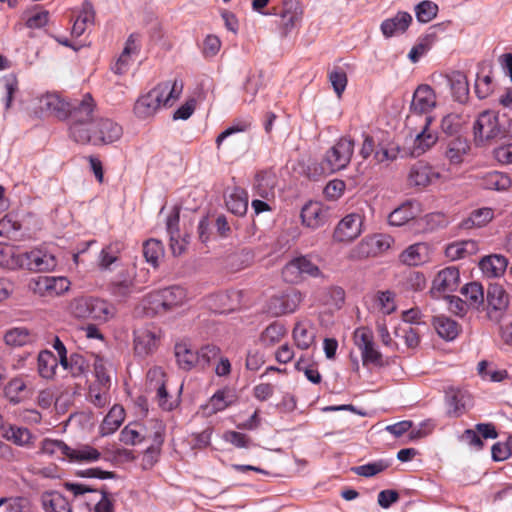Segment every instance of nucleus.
Returning a JSON list of instances; mask_svg holds the SVG:
<instances>
[{"label": "nucleus", "mask_w": 512, "mask_h": 512, "mask_svg": "<svg viewBox=\"0 0 512 512\" xmlns=\"http://www.w3.org/2000/svg\"><path fill=\"white\" fill-rule=\"evenodd\" d=\"M460 274L454 266L446 267L438 272L432 282L431 293H445L455 291L459 285Z\"/></svg>", "instance_id": "dca6fc26"}, {"label": "nucleus", "mask_w": 512, "mask_h": 512, "mask_svg": "<svg viewBox=\"0 0 512 512\" xmlns=\"http://www.w3.org/2000/svg\"><path fill=\"white\" fill-rule=\"evenodd\" d=\"M487 315L493 321H499L509 305V295L500 284H490L486 294Z\"/></svg>", "instance_id": "9b49d317"}, {"label": "nucleus", "mask_w": 512, "mask_h": 512, "mask_svg": "<svg viewBox=\"0 0 512 512\" xmlns=\"http://www.w3.org/2000/svg\"><path fill=\"white\" fill-rule=\"evenodd\" d=\"M286 335V328L283 324L273 322L265 328L260 335V343L265 347H272L278 344Z\"/></svg>", "instance_id": "ea45409f"}, {"label": "nucleus", "mask_w": 512, "mask_h": 512, "mask_svg": "<svg viewBox=\"0 0 512 512\" xmlns=\"http://www.w3.org/2000/svg\"><path fill=\"white\" fill-rule=\"evenodd\" d=\"M96 103L91 94L81 99L65 100L57 93H46L38 99V109L42 114L66 120L71 124L87 125L94 120Z\"/></svg>", "instance_id": "f257e3e1"}, {"label": "nucleus", "mask_w": 512, "mask_h": 512, "mask_svg": "<svg viewBox=\"0 0 512 512\" xmlns=\"http://www.w3.org/2000/svg\"><path fill=\"white\" fill-rule=\"evenodd\" d=\"M101 457L100 452L89 445H82L77 448H71L67 454V459L71 462H94Z\"/></svg>", "instance_id": "79ce46f5"}, {"label": "nucleus", "mask_w": 512, "mask_h": 512, "mask_svg": "<svg viewBox=\"0 0 512 512\" xmlns=\"http://www.w3.org/2000/svg\"><path fill=\"white\" fill-rule=\"evenodd\" d=\"M438 13V5L430 0H424L416 5V18L421 23L432 21Z\"/></svg>", "instance_id": "4d7b16f0"}, {"label": "nucleus", "mask_w": 512, "mask_h": 512, "mask_svg": "<svg viewBox=\"0 0 512 512\" xmlns=\"http://www.w3.org/2000/svg\"><path fill=\"white\" fill-rule=\"evenodd\" d=\"M438 138L436 130H421L415 136H411V154L415 157L424 154L437 142Z\"/></svg>", "instance_id": "cd10ccee"}, {"label": "nucleus", "mask_w": 512, "mask_h": 512, "mask_svg": "<svg viewBox=\"0 0 512 512\" xmlns=\"http://www.w3.org/2000/svg\"><path fill=\"white\" fill-rule=\"evenodd\" d=\"M400 148L393 144H378L373 156L375 164L387 168L398 159Z\"/></svg>", "instance_id": "c9c22d12"}, {"label": "nucleus", "mask_w": 512, "mask_h": 512, "mask_svg": "<svg viewBox=\"0 0 512 512\" xmlns=\"http://www.w3.org/2000/svg\"><path fill=\"white\" fill-rule=\"evenodd\" d=\"M175 357L181 369L189 371L197 368V351L188 348L186 344L175 345Z\"/></svg>", "instance_id": "58836bf2"}, {"label": "nucleus", "mask_w": 512, "mask_h": 512, "mask_svg": "<svg viewBox=\"0 0 512 512\" xmlns=\"http://www.w3.org/2000/svg\"><path fill=\"white\" fill-rule=\"evenodd\" d=\"M20 262V268L35 272L50 271L57 265L56 258L53 255L41 250H32L30 252L21 253Z\"/></svg>", "instance_id": "2eb2a0df"}, {"label": "nucleus", "mask_w": 512, "mask_h": 512, "mask_svg": "<svg viewBox=\"0 0 512 512\" xmlns=\"http://www.w3.org/2000/svg\"><path fill=\"white\" fill-rule=\"evenodd\" d=\"M142 424L134 422L126 425L120 432V441L125 445L135 446L145 440Z\"/></svg>", "instance_id": "37998d69"}, {"label": "nucleus", "mask_w": 512, "mask_h": 512, "mask_svg": "<svg viewBox=\"0 0 512 512\" xmlns=\"http://www.w3.org/2000/svg\"><path fill=\"white\" fill-rule=\"evenodd\" d=\"M144 309L147 314L151 315L164 314L167 312L160 290L153 291L145 297Z\"/></svg>", "instance_id": "5fc2aeb1"}, {"label": "nucleus", "mask_w": 512, "mask_h": 512, "mask_svg": "<svg viewBox=\"0 0 512 512\" xmlns=\"http://www.w3.org/2000/svg\"><path fill=\"white\" fill-rule=\"evenodd\" d=\"M68 311L77 319H89L98 323L108 322L115 315V308L112 304L89 295L73 298L68 304Z\"/></svg>", "instance_id": "20e7f679"}, {"label": "nucleus", "mask_w": 512, "mask_h": 512, "mask_svg": "<svg viewBox=\"0 0 512 512\" xmlns=\"http://www.w3.org/2000/svg\"><path fill=\"white\" fill-rule=\"evenodd\" d=\"M21 253L11 245L0 243V267L6 269H17L21 266Z\"/></svg>", "instance_id": "c03bdc74"}, {"label": "nucleus", "mask_w": 512, "mask_h": 512, "mask_svg": "<svg viewBox=\"0 0 512 512\" xmlns=\"http://www.w3.org/2000/svg\"><path fill=\"white\" fill-rule=\"evenodd\" d=\"M276 184L277 178L272 171H260L255 175L253 192L255 195L265 200H269L274 198Z\"/></svg>", "instance_id": "aec40b11"}, {"label": "nucleus", "mask_w": 512, "mask_h": 512, "mask_svg": "<svg viewBox=\"0 0 512 512\" xmlns=\"http://www.w3.org/2000/svg\"><path fill=\"white\" fill-rule=\"evenodd\" d=\"M109 390L110 388L92 383L89 387L88 399L96 407L102 408L110 401Z\"/></svg>", "instance_id": "052dcab7"}, {"label": "nucleus", "mask_w": 512, "mask_h": 512, "mask_svg": "<svg viewBox=\"0 0 512 512\" xmlns=\"http://www.w3.org/2000/svg\"><path fill=\"white\" fill-rule=\"evenodd\" d=\"M389 466V461L381 459L375 462L353 467L351 468V471L359 476L372 477L386 470Z\"/></svg>", "instance_id": "bf43d9fd"}, {"label": "nucleus", "mask_w": 512, "mask_h": 512, "mask_svg": "<svg viewBox=\"0 0 512 512\" xmlns=\"http://www.w3.org/2000/svg\"><path fill=\"white\" fill-rule=\"evenodd\" d=\"M354 343L361 352L363 365L372 364L377 367L384 365L381 352L376 349L373 332L367 327H359L354 331Z\"/></svg>", "instance_id": "423d86ee"}, {"label": "nucleus", "mask_w": 512, "mask_h": 512, "mask_svg": "<svg viewBox=\"0 0 512 512\" xmlns=\"http://www.w3.org/2000/svg\"><path fill=\"white\" fill-rule=\"evenodd\" d=\"M419 212V204L416 201L409 200L401 204L389 214L388 222L392 226H402L416 218Z\"/></svg>", "instance_id": "4be33fe9"}, {"label": "nucleus", "mask_w": 512, "mask_h": 512, "mask_svg": "<svg viewBox=\"0 0 512 512\" xmlns=\"http://www.w3.org/2000/svg\"><path fill=\"white\" fill-rule=\"evenodd\" d=\"M281 21L279 24L280 33L282 36H287L301 21L302 10L298 6L295 7L294 11L285 9L281 12Z\"/></svg>", "instance_id": "49530a36"}, {"label": "nucleus", "mask_w": 512, "mask_h": 512, "mask_svg": "<svg viewBox=\"0 0 512 512\" xmlns=\"http://www.w3.org/2000/svg\"><path fill=\"white\" fill-rule=\"evenodd\" d=\"M183 91V82L175 79L159 83L145 95L138 98L134 105V113L138 118L146 119L153 116L163 105H171Z\"/></svg>", "instance_id": "7ed1b4c3"}, {"label": "nucleus", "mask_w": 512, "mask_h": 512, "mask_svg": "<svg viewBox=\"0 0 512 512\" xmlns=\"http://www.w3.org/2000/svg\"><path fill=\"white\" fill-rule=\"evenodd\" d=\"M477 146H488L506 138L510 130H473Z\"/></svg>", "instance_id": "8fccbe9b"}, {"label": "nucleus", "mask_w": 512, "mask_h": 512, "mask_svg": "<svg viewBox=\"0 0 512 512\" xmlns=\"http://www.w3.org/2000/svg\"><path fill=\"white\" fill-rule=\"evenodd\" d=\"M363 217L358 213L346 215L337 224L333 238L337 242H350L362 233Z\"/></svg>", "instance_id": "4468645a"}, {"label": "nucleus", "mask_w": 512, "mask_h": 512, "mask_svg": "<svg viewBox=\"0 0 512 512\" xmlns=\"http://www.w3.org/2000/svg\"><path fill=\"white\" fill-rule=\"evenodd\" d=\"M485 181L489 189L498 191L507 190L511 186L510 177L507 174L498 171L488 173Z\"/></svg>", "instance_id": "69168bd1"}, {"label": "nucleus", "mask_w": 512, "mask_h": 512, "mask_svg": "<svg viewBox=\"0 0 512 512\" xmlns=\"http://www.w3.org/2000/svg\"><path fill=\"white\" fill-rule=\"evenodd\" d=\"M124 248L125 244L120 240L112 241L108 245L104 246L99 253V267L102 270L109 269L110 266L118 260Z\"/></svg>", "instance_id": "2f4dec72"}, {"label": "nucleus", "mask_w": 512, "mask_h": 512, "mask_svg": "<svg viewBox=\"0 0 512 512\" xmlns=\"http://www.w3.org/2000/svg\"><path fill=\"white\" fill-rule=\"evenodd\" d=\"M451 90L456 100L462 102L467 98L469 87L465 75L457 73L451 79Z\"/></svg>", "instance_id": "338daca9"}, {"label": "nucleus", "mask_w": 512, "mask_h": 512, "mask_svg": "<svg viewBox=\"0 0 512 512\" xmlns=\"http://www.w3.org/2000/svg\"><path fill=\"white\" fill-rule=\"evenodd\" d=\"M494 217V211L491 208H479L470 213V216L465 220L464 225L466 228L483 227L489 223Z\"/></svg>", "instance_id": "603ef678"}, {"label": "nucleus", "mask_w": 512, "mask_h": 512, "mask_svg": "<svg viewBox=\"0 0 512 512\" xmlns=\"http://www.w3.org/2000/svg\"><path fill=\"white\" fill-rule=\"evenodd\" d=\"M440 178V173L425 161L412 164L407 174V185L422 190Z\"/></svg>", "instance_id": "1a4fd4ad"}, {"label": "nucleus", "mask_w": 512, "mask_h": 512, "mask_svg": "<svg viewBox=\"0 0 512 512\" xmlns=\"http://www.w3.org/2000/svg\"><path fill=\"white\" fill-rule=\"evenodd\" d=\"M469 122V115L464 112H450L440 115V128H461Z\"/></svg>", "instance_id": "680f3d73"}, {"label": "nucleus", "mask_w": 512, "mask_h": 512, "mask_svg": "<svg viewBox=\"0 0 512 512\" xmlns=\"http://www.w3.org/2000/svg\"><path fill=\"white\" fill-rule=\"evenodd\" d=\"M302 223L312 229L323 226L327 220V210L319 202H309L301 210Z\"/></svg>", "instance_id": "412c9836"}, {"label": "nucleus", "mask_w": 512, "mask_h": 512, "mask_svg": "<svg viewBox=\"0 0 512 512\" xmlns=\"http://www.w3.org/2000/svg\"><path fill=\"white\" fill-rule=\"evenodd\" d=\"M41 504L45 512H72L69 500L57 491L43 493Z\"/></svg>", "instance_id": "a878e982"}, {"label": "nucleus", "mask_w": 512, "mask_h": 512, "mask_svg": "<svg viewBox=\"0 0 512 512\" xmlns=\"http://www.w3.org/2000/svg\"><path fill=\"white\" fill-rule=\"evenodd\" d=\"M445 401L448 415L451 417H459L465 413L466 406L470 401V396L465 390L449 387L445 392Z\"/></svg>", "instance_id": "f3484780"}, {"label": "nucleus", "mask_w": 512, "mask_h": 512, "mask_svg": "<svg viewBox=\"0 0 512 512\" xmlns=\"http://www.w3.org/2000/svg\"><path fill=\"white\" fill-rule=\"evenodd\" d=\"M95 12L90 2L85 1L82 9L73 23L71 34L74 37H80L84 34L88 27L94 24Z\"/></svg>", "instance_id": "c756f323"}, {"label": "nucleus", "mask_w": 512, "mask_h": 512, "mask_svg": "<svg viewBox=\"0 0 512 512\" xmlns=\"http://www.w3.org/2000/svg\"><path fill=\"white\" fill-rule=\"evenodd\" d=\"M461 293L465 296L469 306L475 309H479L484 306V290L480 283H467L462 287Z\"/></svg>", "instance_id": "a19ab883"}, {"label": "nucleus", "mask_w": 512, "mask_h": 512, "mask_svg": "<svg viewBox=\"0 0 512 512\" xmlns=\"http://www.w3.org/2000/svg\"><path fill=\"white\" fill-rule=\"evenodd\" d=\"M237 401L235 392L229 388H223L216 391L209 399L206 409L210 414H216L224 411Z\"/></svg>", "instance_id": "393cba45"}, {"label": "nucleus", "mask_w": 512, "mask_h": 512, "mask_svg": "<svg viewBox=\"0 0 512 512\" xmlns=\"http://www.w3.org/2000/svg\"><path fill=\"white\" fill-rule=\"evenodd\" d=\"M5 396L12 403H20L31 394V390L22 377L12 378L4 388Z\"/></svg>", "instance_id": "473e14b6"}, {"label": "nucleus", "mask_w": 512, "mask_h": 512, "mask_svg": "<svg viewBox=\"0 0 512 512\" xmlns=\"http://www.w3.org/2000/svg\"><path fill=\"white\" fill-rule=\"evenodd\" d=\"M167 312L183 304L186 298L185 290L180 286H171L160 290Z\"/></svg>", "instance_id": "a18cd8bd"}, {"label": "nucleus", "mask_w": 512, "mask_h": 512, "mask_svg": "<svg viewBox=\"0 0 512 512\" xmlns=\"http://www.w3.org/2000/svg\"><path fill=\"white\" fill-rule=\"evenodd\" d=\"M374 302L384 315H390L396 310L395 294L389 290L378 291L374 296Z\"/></svg>", "instance_id": "864d4df0"}, {"label": "nucleus", "mask_w": 512, "mask_h": 512, "mask_svg": "<svg viewBox=\"0 0 512 512\" xmlns=\"http://www.w3.org/2000/svg\"><path fill=\"white\" fill-rule=\"evenodd\" d=\"M302 300V294L298 290L290 288L280 295L273 296L269 300L268 308L275 316L290 314L298 309Z\"/></svg>", "instance_id": "f8f14e48"}, {"label": "nucleus", "mask_w": 512, "mask_h": 512, "mask_svg": "<svg viewBox=\"0 0 512 512\" xmlns=\"http://www.w3.org/2000/svg\"><path fill=\"white\" fill-rule=\"evenodd\" d=\"M470 151L467 138L462 136L452 137L447 143L446 157L451 164L459 165Z\"/></svg>", "instance_id": "b1692460"}, {"label": "nucleus", "mask_w": 512, "mask_h": 512, "mask_svg": "<svg viewBox=\"0 0 512 512\" xmlns=\"http://www.w3.org/2000/svg\"><path fill=\"white\" fill-rule=\"evenodd\" d=\"M70 136L80 144L107 145L119 140L122 130H71Z\"/></svg>", "instance_id": "ddd939ff"}, {"label": "nucleus", "mask_w": 512, "mask_h": 512, "mask_svg": "<svg viewBox=\"0 0 512 512\" xmlns=\"http://www.w3.org/2000/svg\"><path fill=\"white\" fill-rule=\"evenodd\" d=\"M474 248L475 243L473 241L455 242L447 246L445 253L448 258L457 260L471 254Z\"/></svg>", "instance_id": "13d9d810"}, {"label": "nucleus", "mask_w": 512, "mask_h": 512, "mask_svg": "<svg viewBox=\"0 0 512 512\" xmlns=\"http://www.w3.org/2000/svg\"><path fill=\"white\" fill-rule=\"evenodd\" d=\"M5 512H33L32 503L23 496L9 497Z\"/></svg>", "instance_id": "774afa93"}, {"label": "nucleus", "mask_w": 512, "mask_h": 512, "mask_svg": "<svg viewBox=\"0 0 512 512\" xmlns=\"http://www.w3.org/2000/svg\"><path fill=\"white\" fill-rule=\"evenodd\" d=\"M150 431L144 434L145 439L151 440V445L146 450V455L156 454L161 451V447L165 440V424L160 420L149 421Z\"/></svg>", "instance_id": "c85d7f7f"}, {"label": "nucleus", "mask_w": 512, "mask_h": 512, "mask_svg": "<svg viewBox=\"0 0 512 512\" xmlns=\"http://www.w3.org/2000/svg\"><path fill=\"white\" fill-rule=\"evenodd\" d=\"M61 366L69 371L73 377L86 375L89 370V362L79 353H72L69 357L67 356V364Z\"/></svg>", "instance_id": "09e8293b"}, {"label": "nucleus", "mask_w": 512, "mask_h": 512, "mask_svg": "<svg viewBox=\"0 0 512 512\" xmlns=\"http://www.w3.org/2000/svg\"><path fill=\"white\" fill-rule=\"evenodd\" d=\"M411 22L412 16L408 12H398L394 17L382 22L381 30L386 37H392L397 33L405 32Z\"/></svg>", "instance_id": "bb28decb"}, {"label": "nucleus", "mask_w": 512, "mask_h": 512, "mask_svg": "<svg viewBox=\"0 0 512 512\" xmlns=\"http://www.w3.org/2000/svg\"><path fill=\"white\" fill-rule=\"evenodd\" d=\"M292 337L299 349L307 350L315 343L316 328L310 320L297 321L292 331Z\"/></svg>", "instance_id": "a211bd4d"}, {"label": "nucleus", "mask_w": 512, "mask_h": 512, "mask_svg": "<svg viewBox=\"0 0 512 512\" xmlns=\"http://www.w3.org/2000/svg\"><path fill=\"white\" fill-rule=\"evenodd\" d=\"M164 255V248L161 241L156 239H149L143 244V256L145 260L156 268L159 264L160 258Z\"/></svg>", "instance_id": "de8ad7c7"}, {"label": "nucleus", "mask_w": 512, "mask_h": 512, "mask_svg": "<svg viewBox=\"0 0 512 512\" xmlns=\"http://www.w3.org/2000/svg\"><path fill=\"white\" fill-rule=\"evenodd\" d=\"M3 437L18 446H29L33 441V436L29 429L16 425L6 427Z\"/></svg>", "instance_id": "e433bc0d"}, {"label": "nucleus", "mask_w": 512, "mask_h": 512, "mask_svg": "<svg viewBox=\"0 0 512 512\" xmlns=\"http://www.w3.org/2000/svg\"><path fill=\"white\" fill-rule=\"evenodd\" d=\"M393 239L387 234H374L365 237L354 249L353 256L357 258H368L377 256L387 251Z\"/></svg>", "instance_id": "9d476101"}, {"label": "nucleus", "mask_w": 512, "mask_h": 512, "mask_svg": "<svg viewBox=\"0 0 512 512\" xmlns=\"http://www.w3.org/2000/svg\"><path fill=\"white\" fill-rule=\"evenodd\" d=\"M179 213L171 214L167 219V231L170 235V247L172 250V253L174 255H181L183 252V248L179 247V249L176 248V243H178V237H179Z\"/></svg>", "instance_id": "0e129e2a"}, {"label": "nucleus", "mask_w": 512, "mask_h": 512, "mask_svg": "<svg viewBox=\"0 0 512 512\" xmlns=\"http://www.w3.org/2000/svg\"><path fill=\"white\" fill-rule=\"evenodd\" d=\"M437 97L428 84H420L413 93L409 113L405 119V128H430L435 124L438 114Z\"/></svg>", "instance_id": "f03ea898"}, {"label": "nucleus", "mask_w": 512, "mask_h": 512, "mask_svg": "<svg viewBox=\"0 0 512 512\" xmlns=\"http://www.w3.org/2000/svg\"><path fill=\"white\" fill-rule=\"evenodd\" d=\"M226 206L230 212L237 216H243L248 209L247 193L239 188L234 191L226 199Z\"/></svg>", "instance_id": "4c0bfd02"}, {"label": "nucleus", "mask_w": 512, "mask_h": 512, "mask_svg": "<svg viewBox=\"0 0 512 512\" xmlns=\"http://www.w3.org/2000/svg\"><path fill=\"white\" fill-rule=\"evenodd\" d=\"M125 419V411L122 406L114 405L108 414L104 417L100 425V433L102 436L113 434L123 423Z\"/></svg>", "instance_id": "7c9ffc66"}, {"label": "nucleus", "mask_w": 512, "mask_h": 512, "mask_svg": "<svg viewBox=\"0 0 512 512\" xmlns=\"http://www.w3.org/2000/svg\"><path fill=\"white\" fill-rule=\"evenodd\" d=\"M134 352L139 357L153 354L160 342V330L154 326H145L134 331Z\"/></svg>", "instance_id": "0eeeda50"}, {"label": "nucleus", "mask_w": 512, "mask_h": 512, "mask_svg": "<svg viewBox=\"0 0 512 512\" xmlns=\"http://www.w3.org/2000/svg\"><path fill=\"white\" fill-rule=\"evenodd\" d=\"M70 287V282L65 277L39 276L35 281V291L50 296L61 295Z\"/></svg>", "instance_id": "6ab92c4d"}, {"label": "nucleus", "mask_w": 512, "mask_h": 512, "mask_svg": "<svg viewBox=\"0 0 512 512\" xmlns=\"http://www.w3.org/2000/svg\"><path fill=\"white\" fill-rule=\"evenodd\" d=\"M354 142L348 138H341L325 153L320 171L315 169L313 175L332 174L345 169L352 158Z\"/></svg>", "instance_id": "39448f33"}, {"label": "nucleus", "mask_w": 512, "mask_h": 512, "mask_svg": "<svg viewBox=\"0 0 512 512\" xmlns=\"http://www.w3.org/2000/svg\"><path fill=\"white\" fill-rule=\"evenodd\" d=\"M58 363V358L51 351H41L37 358L39 375L44 379H52L56 374Z\"/></svg>", "instance_id": "72a5a7b5"}, {"label": "nucleus", "mask_w": 512, "mask_h": 512, "mask_svg": "<svg viewBox=\"0 0 512 512\" xmlns=\"http://www.w3.org/2000/svg\"><path fill=\"white\" fill-rule=\"evenodd\" d=\"M165 373L160 367L151 368L147 373L150 388L156 389L159 407L164 411H172L178 406V399L169 395L165 384Z\"/></svg>", "instance_id": "6e6552de"}, {"label": "nucleus", "mask_w": 512, "mask_h": 512, "mask_svg": "<svg viewBox=\"0 0 512 512\" xmlns=\"http://www.w3.org/2000/svg\"><path fill=\"white\" fill-rule=\"evenodd\" d=\"M221 354V350L218 346L208 344L201 347L197 351V368L200 370H206L213 360H216Z\"/></svg>", "instance_id": "3c124183"}, {"label": "nucleus", "mask_w": 512, "mask_h": 512, "mask_svg": "<svg viewBox=\"0 0 512 512\" xmlns=\"http://www.w3.org/2000/svg\"><path fill=\"white\" fill-rule=\"evenodd\" d=\"M508 260L500 254H491L483 257L479 262V268L488 278L500 277L506 271Z\"/></svg>", "instance_id": "5701e85b"}, {"label": "nucleus", "mask_w": 512, "mask_h": 512, "mask_svg": "<svg viewBox=\"0 0 512 512\" xmlns=\"http://www.w3.org/2000/svg\"><path fill=\"white\" fill-rule=\"evenodd\" d=\"M4 341L10 346H23L31 341L30 331L24 327L12 328L5 333Z\"/></svg>", "instance_id": "6e6d98bb"}, {"label": "nucleus", "mask_w": 512, "mask_h": 512, "mask_svg": "<svg viewBox=\"0 0 512 512\" xmlns=\"http://www.w3.org/2000/svg\"><path fill=\"white\" fill-rule=\"evenodd\" d=\"M41 451L47 455L66 458L70 447L61 440L44 439Z\"/></svg>", "instance_id": "e2e57ef3"}, {"label": "nucleus", "mask_w": 512, "mask_h": 512, "mask_svg": "<svg viewBox=\"0 0 512 512\" xmlns=\"http://www.w3.org/2000/svg\"><path fill=\"white\" fill-rule=\"evenodd\" d=\"M433 325L438 335L445 340H454L461 329L455 320L443 315L434 317Z\"/></svg>", "instance_id": "f704fd0d"}]
</instances>
